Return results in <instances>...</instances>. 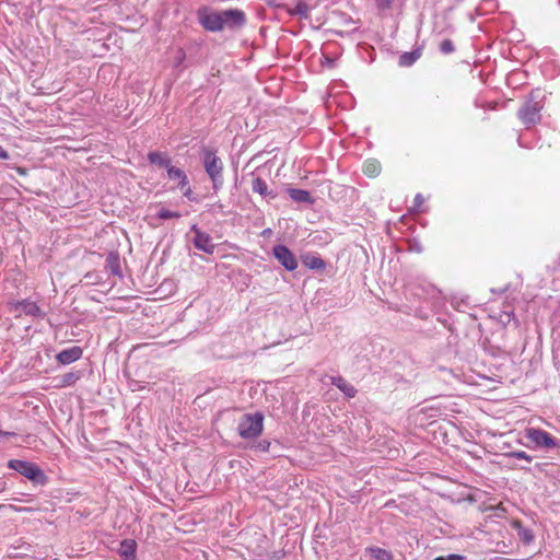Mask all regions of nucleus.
<instances>
[{
	"label": "nucleus",
	"instance_id": "1",
	"mask_svg": "<svg viewBox=\"0 0 560 560\" xmlns=\"http://www.w3.org/2000/svg\"><path fill=\"white\" fill-rule=\"evenodd\" d=\"M202 163L205 171L212 182V187L215 191L220 190L223 186V162L217 155L215 151L210 148L202 149Z\"/></svg>",
	"mask_w": 560,
	"mask_h": 560
},
{
	"label": "nucleus",
	"instance_id": "2",
	"mask_svg": "<svg viewBox=\"0 0 560 560\" xmlns=\"http://www.w3.org/2000/svg\"><path fill=\"white\" fill-rule=\"evenodd\" d=\"M264 430V415L261 412L245 413L237 425L242 439L253 440L258 438Z\"/></svg>",
	"mask_w": 560,
	"mask_h": 560
},
{
	"label": "nucleus",
	"instance_id": "3",
	"mask_svg": "<svg viewBox=\"0 0 560 560\" xmlns=\"http://www.w3.org/2000/svg\"><path fill=\"white\" fill-rule=\"evenodd\" d=\"M542 107L544 105L537 100L535 93H530L529 97L518 109L517 116L523 125H525L526 128H529L540 121V112Z\"/></svg>",
	"mask_w": 560,
	"mask_h": 560
},
{
	"label": "nucleus",
	"instance_id": "4",
	"mask_svg": "<svg viewBox=\"0 0 560 560\" xmlns=\"http://www.w3.org/2000/svg\"><path fill=\"white\" fill-rule=\"evenodd\" d=\"M8 466L37 485H44L47 481V476L34 463L21 459H11Z\"/></svg>",
	"mask_w": 560,
	"mask_h": 560
},
{
	"label": "nucleus",
	"instance_id": "5",
	"mask_svg": "<svg viewBox=\"0 0 560 560\" xmlns=\"http://www.w3.org/2000/svg\"><path fill=\"white\" fill-rule=\"evenodd\" d=\"M525 438L535 444L538 448H555L560 445V441L553 438L547 431L539 428H527Z\"/></svg>",
	"mask_w": 560,
	"mask_h": 560
},
{
	"label": "nucleus",
	"instance_id": "6",
	"mask_svg": "<svg viewBox=\"0 0 560 560\" xmlns=\"http://www.w3.org/2000/svg\"><path fill=\"white\" fill-rule=\"evenodd\" d=\"M278 261L289 271L298 268V260L293 253L285 245H276L272 249Z\"/></svg>",
	"mask_w": 560,
	"mask_h": 560
},
{
	"label": "nucleus",
	"instance_id": "7",
	"mask_svg": "<svg viewBox=\"0 0 560 560\" xmlns=\"http://www.w3.org/2000/svg\"><path fill=\"white\" fill-rule=\"evenodd\" d=\"M191 231L195 233L192 240L195 247L199 250L205 252L206 254H213L215 245L212 243L210 235L199 230L196 224L191 226Z\"/></svg>",
	"mask_w": 560,
	"mask_h": 560
},
{
	"label": "nucleus",
	"instance_id": "8",
	"mask_svg": "<svg viewBox=\"0 0 560 560\" xmlns=\"http://www.w3.org/2000/svg\"><path fill=\"white\" fill-rule=\"evenodd\" d=\"M15 311H20V314H24L32 317L44 318L45 313L42 308L33 301L23 300L13 304Z\"/></svg>",
	"mask_w": 560,
	"mask_h": 560
},
{
	"label": "nucleus",
	"instance_id": "9",
	"mask_svg": "<svg viewBox=\"0 0 560 560\" xmlns=\"http://www.w3.org/2000/svg\"><path fill=\"white\" fill-rule=\"evenodd\" d=\"M222 18L225 27L242 26L245 23V13L237 9L222 11Z\"/></svg>",
	"mask_w": 560,
	"mask_h": 560
},
{
	"label": "nucleus",
	"instance_id": "10",
	"mask_svg": "<svg viewBox=\"0 0 560 560\" xmlns=\"http://www.w3.org/2000/svg\"><path fill=\"white\" fill-rule=\"evenodd\" d=\"M201 24L206 30L211 32H218L225 27L222 18V12H215L205 15L201 20Z\"/></svg>",
	"mask_w": 560,
	"mask_h": 560
},
{
	"label": "nucleus",
	"instance_id": "11",
	"mask_svg": "<svg viewBox=\"0 0 560 560\" xmlns=\"http://www.w3.org/2000/svg\"><path fill=\"white\" fill-rule=\"evenodd\" d=\"M82 353H83V351L80 347L73 346L71 348L60 351L56 355V359L59 363L66 365V364H70V363L79 360L82 357Z\"/></svg>",
	"mask_w": 560,
	"mask_h": 560
},
{
	"label": "nucleus",
	"instance_id": "12",
	"mask_svg": "<svg viewBox=\"0 0 560 560\" xmlns=\"http://www.w3.org/2000/svg\"><path fill=\"white\" fill-rule=\"evenodd\" d=\"M252 190L262 198L275 199L277 197V194L272 189H269L266 180L260 177H255L252 180Z\"/></svg>",
	"mask_w": 560,
	"mask_h": 560
},
{
	"label": "nucleus",
	"instance_id": "13",
	"mask_svg": "<svg viewBox=\"0 0 560 560\" xmlns=\"http://www.w3.org/2000/svg\"><path fill=\"white\" fill-rule=\"evenodd\" d=\"M137 542L133 539H125L120 542L118 552L124 560L136 559Z\"/></svg>",
	"mask_w": 560,
	"mask_h": 560
},
{
	"label": "nucleus",
	"instance_id": "14",
	"mask_svg": "<svg viewBox=\"0 0 560 560\" xmlns=\"http://www.w3.org/2000/svg\"><path fill=\"white\" fill-rule=\"evenodd\" d=\"M288 195L295 202L307 203V205L314 203V199L312 198L310 191H307V190L299 189V188H289Z\"/></svg>",
	"mask_w": 560,
	"mask_h": 560
},
{
	"label": "nucleus",
	"instance_id": "15",
	"mask_svg": "<svg viewBox=\"0 0 560 560\" xmlns=\"http://www.w3.org/2000/svg\"><path fill=\"white\" fill-rule=\"evenodd\" d=\"M302 262L305 267L312 270H323L326 267V262L322 257L314 254H306L302 256Z\"/></svg>",
	"mask_w": 560,
	"mask_h": 560
},
{
	"label": "nucleus",
	"instance_id": "16",
	"mask_svg": "<svg viewBox=\"0 0 560 560\" xmlns=\"http://www.w3.org/2000/svg\"><path fill=\"white\" fill-rule=\"evenodd\" d=\"M166 171H167V176L171 180L178 182V185H177L178 188L184 189L185 186H187L188 177L182 168L171 165Z\"/></svg>",
	"mask_w": 560,
	"mask_h": 560
},
{
	"label": "nucleus",
	"instance_id": "17",
	"mask_svg": "<svg viewBox=\"0 0 560 560\" xmlns=\"http://www.w3.org/2000/svg\"><path fill=\"white\" fill-rule=\"evenodd\" d=\"M331 384L339 388L348 398L357 395V389L341 376L331 377Z\"/></svg>",
	"mask_w": 560,
	"mask_h": 560
},
{
	"label": "nucleus",
	"instance_id": "18",
	"mask_svg": "<svg viewBox=\"0 0 560 560\" xmlns=\"http://www.w3.org/2000/svg\"><path fill=\"white\" fill-rule=\"evenodd\" d=\"M422 55V47H417L412 51H407L400 55L399 57V66L401 67H410L412 66Z\"/></svg>",
	"mask_w": 560,
	"mask_h": 560
},
{
	"label": "nucleus",
	"instance_id": "19",
	"mask_svg": "<svg viewBox=\"0 0 560 560\" xmlns=\"http://www.w3.org/2000/svg\"><path fill=\"white\" fill-rule=\"evenodd\" d=\"M148 160L152 164H156L166 170L172 165L171 159L167 156L166 153H163V152H156V151L150 152L148 154Z\"/></svg>",
	"mask_w": 560,
	"mask_h": 560
},
{
	"label": "nucleus",
	"instance_id": "20",
	"mask_svg": "<svg viewBox=\"0 0 560 560\" xmlns=\"http://www.w3.org/2000/svg\"><path fill=\"white\" fill-rule=\"evenodd\" d=\"M513 527L517 530V536L524 544L529 545L533 542L534 534L532 529L524 527L520 521H515Z\"/></svg>",
	"mask_w": 560,
	"mask_h": 560
},
{
	"label": "nucleus",
	"instance_id": "21",
	"mask_svg": "<svg viewBox=\"0 0 560 560\" xmlns=\"http://www.w3.org/2000/svg\"><path fill=\"white\" fill-rule=\"evenodd\" d=\"M365 552L375 560H393L392 552L380 547H368Z\"/></svg>",
	"mask_w": 560,
	"mask_h": 560
},
{
	"label": "nucleus",
	"instance_id": "22",
	"mask_svg": "<svg viewBox=\"0 0 560 560\" xmlns=\"http://www.w3.org/2000/svg\"><path fill=\"white\" fill-rule=\"evenodd\" d=\"M363 172L370 177H374L381 172V164L376 160H368L363 165Z\"/></svg>",
	"mask_w": 560,
	"mask_h": 560
},
{
	"label": "nucleus",
	"instance_id": "23",
	"mask_svg": "<svg viewBox=\"0 0 560 560\" xmlns=\"http://www.w3.org/2000/svg\"><path fill=\"white\" fill-rule=\"evenodd\" d=\"M80 377H81V374L78 371L66 373L60 377V384L58 386L59 387L72 386L77 381L80 380Z\"/></svg>",
	"mask_w": 560,
	"mask_h": 560
},
{
	"label": "nucleus",
	"instance_id": "24",
	"mask_svg": "<svg viewBox=\"0 0 560 560\" xmlns=\"http://www.w3.org/2000/svg\"><path fill=\"white\" fill-rule=\"evenodd\" d=\"M310 8L304 1H299L293 9L289 11L291 15H299L301 18H308Z\"/></svg>",
	"mask_w": 560,
	"mask_h": 560
},
{
	"label": "nucleus",
	"instance_id": "25",
	"mask_svg": "<svg viewBox=\"0 0 560 560\" xmlns=\"http://www.w3.org/2000/svg\"><path fill=\"white\" fill-rule=\"evenodd\" d=\"M156 217L162 220H167V219H179L182 217V214L177 211H171L168 209L162 208L156 213Z\"/></svg>",
	"mask_w": 560,
	"mask_h": 560
},
{
	"label": "nucleus",
	"instance_id": "26",
	"mask_svg": "<svg viewBox=\"0 0 560 560\" xmlns=\"http://www.w3.org/2000/svg\"><path fill=\"white\" fill-rule=\"evenodd\" d=\"M440 51L444 55H450L455 51L453 42L448 38L443 39L440 44Z\"/></svg>",
	"mask_w": 560,
	"mask_h": 560
},
{
	"label": "nucleus",
	"instance_id": "27",
	"mask_svg": "<svg viewBox=\"0 0 560 560\" xmlns=\"http://www.w3.org/2000/svg\"><path fill=\"white\" fill-rule=\"evenodd\" d=\"M509 457H513V458H517V459H524L526 460L527 463H530L533 460V456L528 455L526 452L524 451H514V452H510L508 454Z\"/></svg>",
	"mask_w": 560,
	"mask_h": 560
},
{
	"label": "nucleus",
	"instance_id": "28",
	"mask_svg": "<svg viewBox=\"0 0 560 560\" xmlns=\"http://www.w3.org/2000/svg\"><path fill=\"white\" fill-rule=\"evenodd\" d=\"M424 202V198L421 194H417L413 199V208L419 209Z\"/></svg>",
	"mask_w": 560,
	"mask_h": 560
},
{
	"label": "nucleus",
	"instance_id": "29",
	"mask_svg": "<svg viewBox=\"0 0 560 560\" xmlns=\"http://www.w3.org/2000/svg\"><path fill=\"white\" fill-rule=\"evenodd\" d=\"M434 560H464V557L460 555H448L446 557H438Z\"/></svg>",
	"mask_w": 560,
	"mask_h": 560
},
{
	"label": "nucleus",
	"instance_id": "30",
	"mask_svg": "<svg viewBox=\"0 0 560 560\" xmlns=\"http://www.w3.org/2000/svg\"><path fill=\"white\" fill-rule=\"evenodd\" d=\"M183 190V195L189 199V200H192L194 199V195H192V190H191V187L189 186V182L187 183V186H185Z\"/></svg>",
	"mask_w": 560,
	"mask_h": 560
},
{
	"label": "nucleus",
	"instance_id": "31",
	"mask_svg": "<svg viewBox=\"0 0 560 560\" xmlns=\"http://www.w3.org/2000/svg\"><path fill=\"white\" fill-rule=\"evenodd\" d=\"M10 158L8 151L0 145V159L1 160H8Z\"/></svg>",
	"mask_w": 560,
	"mask_h": 560
},
{
	"label": "nucleus",
	"instance_id": "32",
	"mask_svg": "<svg viewBox=\"0 0 560 560\" xmlns=\"http://www.w3.org/2000/svg\"><path fill=\"white\" fill-rule=\"evenodd\" d=\"M15 170H16L18 174L21 175V176H26L27 175V171L24 167L18 166Z\"/></svg>",
	"mask_w": 560,
	"mask_h": 560
},
{
	"label": "nucleus",
	"instance_id": "33",
	"mask_svg": "<svg viewBox=\"0 0 560 560\" xmlns=\"http://www.w3.org/2000/svg\"><path fill=\"white\" fill-rule=\"evenodd\" d=\"M16 511H27L28 509L26 508H15Z\"/></svg>",
	"mask_w": 560,
	"mask_h": 560
},
{
	"label": "nucleus",
	"instance_id": "34",
	"mask_svg": "<svg viewBox=\"0 0 560 560\" xmlns=\"http://www.w3.org/2000/svg\"><path fill=\"white\" fill-rule=\"evenodd\" d=\"M0 434H3L2 432H0Z\"/></svg>",
	"mask_w": 560,
	"mask_h": 560
}]
</instances>
